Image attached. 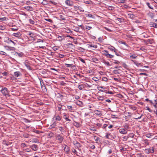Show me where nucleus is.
I'll use <instances>...</instances> for the list:
<instances>
[{"instance_id": "f257e3e1", "label": "nucleus", "mask_w": 157, "mask_h": 157, "mask_svg": "<svg viewBox=\"0 0 157 157\" xmlns=\"http://www.w3.org/2000/svg\"><path fill=\"white\" fill-rule=\"evenodd\" d=\"M56 139L58 140V142L60 143L63 142L64 139L63 137L60 134H58L56 136Z\"/></svg>"}, {"instance_id": "f03ea898", "label": "nucleus", "mask_w": 157, "mask_h": 157, "mask_svg": "<svg viewBox=\"0 0 157 157\" xmlns=\"http://www.w3.org/2000/svg\"><path fill=\"white\" fill-rule=\"evenodd\" d=\"M145 152L147 154L153 153L154 152V147H150L149 148L146 149H145Z\"/></svg>"}, {"instance_id": "7ed1b4c3", "label": "nucleus", "mask_w": 157, "mask_h": 157, "mask_svg": "<svg viewBox=\"0 0 157 157\" xmlns=\"http://www.w3.org/2000/svg\"><path fill=\"white\" fill-rule=\"evenodd\" d=\"M1 92L5 95L6 96L7 95H9V94H6L9 92L7 89L6 87L2 88L1 91Z\"/></svg>"}, {"instance_id": "20e7f679", "label": "nucleus", "mask_w": 157, "mask_h": 157, "mask_svg": "<svg viewBox=\"0 0 157 157\" xmlns=\"http://www.w3.org/2000/svg\"><path fill=\"white\" fill-rule=\"evenodd\" d=\"M30 146L31 148L34 151H37L38 148L37 145L35 144H33Z\"/></svg>"}, {"instance_id": "39448f33", "label": "nucleus", "mask_w": 157, "mask_h": 157, "mask_svg": "<svg viewBox=\"0 0 157 157\" xmlns=\"http://www.w3.org/2000/svg\"><path fill=\"white\" fill-rule=\"evenodd\" d=\"M74 8L76 10H80L81 12H83L84 11L83 8L79 6H75Z\"/></svg>"}, {"instance_id": "423d86ee", "label": "nucleus", "mask_w": 157, "mask_h": 157, "mask_svg": "<svg viewBox=\"0 0 157 157\" xmlns=\"http://www.w3.org/2000/svg\"><path fill=\"white\" fill-rule=\"evenodd\" d=\"M40 86L42 89H43V87H44V89L46 90V87L44 85V83L43 82V80L40 78Z\"/></svg>"}, {"instance_id": "0eeeda50", "label": "nucleus", "mask_w": 157, "mask_h": 157, "mask_svg": "<svg viewBox=\"0 0 157 157\" xmlns=\"http://www.w3.org/2000/svg\"><path fill=\"white\" fill-rule=\"evenodd\" d=\"M65 2L66 5L69 6H71L73 5V2L70 0H66V1H65Z\"/></svg>"}, {"instance_id": "6e6552de", "label": "nucleus", "mask_w": 157, "mask_h": 157, "mask_svg": "<svg viewBox=\"0 0 157 157\" xmlns=\"http://www.w3.org/2000/svg\"><path fill=\"white\" fill-rule=\"evenodd\" d=\"M64 115L63 116V118L66 120V121H71V120L68 118L69 117V115L68 114H67L66 113H64Z\"/></svg>"}, {"instance_id": "1a4fd4ad", "label": "nucleus", "mask_w": 157, "mask_h": 157, "mask_svg": "<svg viewBox=\"0 0 157 157\" xmlns=\"http://www.w3.org/2000/svg\"><path fill=\"white\" fill-rule=\"evenodd\" d=\"M154 40L153 39H148L146 40H144V42L147 44H148V43H149L151 44H152Z\"/></svg>"}, {"instance_id": "9d476101", "label": "nucleus", "mask_w": 157, "mask_h": 157, "mask_svg": "<svg viewBox=\"0 0 157 157\" xmlns=\"http://www.w3.org/2000/svg\"><path fill=\"white\" fill-rule=\"evenodd\" d=\"M2 144H3L6 146H9L12 144V143L9 141L4 140L3 141Z\"/></svg>"}, {"instance_id": "9b49d317", "label": "nucleus", "mask_w": 157, "mask_h": 157, "mask_svg": "<svg viewBox=\"0 0 157 157\" xmlns=\"http://www.w3.org/2000/svg\"><path fill=\"white\" fill-rule=\"evenodd\" d=\"M119 132L121 134H125L127 133V131L124 128H121L119 129Z\"/></svg>"}, {"instance_id": "f8f14e48", "label": "nucleus", "mask_w": 157, "mask_h": 157, "mask_svg": "<svg viewBox=\"0 0 157 157\" xmlns=\"http://www.w3.org/2000/svg\"><path fill=\"white\" fill-rule=\"evenodd\" d=\"M21 34L20 32H18L17 33H13V36L17 37H20L21 36Z\"/></svg>"}, {"instance_id": "ddd939ff", "label": "nucleus", "mask_w": 157, "mask_h": 157, "mask_svg": "<svg viewBox=\"0 0 157 157\" xmlns=\"http://www.w3.org/2000/svg\"><path fill=\"white\" fill-rule=\"evenodd\" d=\"M12 53L14 54V55H16V56L17 55V56H18L20 57H22L23 56V53H22L21 52L20 53H19L16 52H14Z\"/></svg>"}, {"instance_id": "4468645a", "label": "nucleus", "mask_w": 157, "mask_h": 157, "mask_svg": "<svg viewBox=\"0 0 157 157\" xmlns=\"http://www.w3.org/2000/svg\"><path fill=\"white\" fill-rule=\"evenodd\" d=\"M102 53L103 55H104L106 57L108 56V55L109 54L108 51L106 50H103L102 51Z\"/></svg>"}, {"instance_id": "2eb2a0df", "label": "nucleus", "mask_w": 157, "mask_h": 157, "mask_svg": "<svg viewBox=\"0 0 157 157\" xmlns=\"http://www.w3.org/2000/svg\"><path fill=\"white\" fill-rule=\"evenodd\" d=\"M150 27H154L155 28H157V24L153 23L152 22H151L150 24Z\"/></svg>"}, {"instance_id": "dca6fc26", "label": "nucleus", "mask_w": 157, "mask_h": 157, "mask_svg": "<svg viewBox=\"0 0 157 157\" xmlns=\"http://www.w3.org/2000/svg\"><path fill=\"white\" fill-rule=\"evenodd\" d=\"M65 147H64V150L66 152L68 153L70 151V149L66 145H64Z\"/></svg>"}, {"instance_id": "f3484780", "label": "nucleus", "mask_w": 157, "mask_h": 157, "mask_svg": "<svg viewBox=\"0 0 157 157\" xmlns=\"http://www.w3.org/2000/svg\"><path fill=\"white\" fill-rule=\"evenodd\" d=\"M21 74V73L19 71H16L14 73V75L16 77H18Z\"/></svg>"}, {"instance_id": "a211bd4d", "label": "nucleus", "mask_w": 157, "mask_h": 157, "mask_svg": "<svg viewBox=\"0 0 157 157\" xmlns=\"http://www.w3.org/2000/svg\"><path fill=\"white\" fill-rule=\"evenodd\" d=\"M95 140L96 141V142L98 143H101V141L100 140L99 138L97 136L94 137Z\"/></svg>"}, {"instance_id": "6ab92c4d", "label": "nucleus", "mask_w": 157, "mask_h": 157, "mask_svg": "<svg viewBox=\"0 0 157 157\" xmlns=\"http://www.w3.org/2000/svg\"><path fill=\"white\" fill-rule=\"evenodd\" d=\"M24 8L28 11L32 10L33 8L30 6H26L24 7Z\"/></svg>"}, {"instance_id": "aec40b11", "label": "nucleus", "mask_w": 157, "mask_h": 157, "mask_svg": "<svg viewBox=\"0 0 157 157\" xmlns=\"http://www.w3.org/2000/svg\"><path fill=\"white\" fill-rule=\"evenodd\" d=\"M108 49L110 50L112 52H115V51L117 50V49H116L115 47H114L113 46H111L110 47H108Z\"/></svg>"}, {"instance_id": "412c9836", "label": "nucleus", "mask_w": 157, "mask_h": 157, "mask_svg": "<svg viewBox=\"0 0 157 157\" xmlns=\"http://www.w3.org/2000/svg\"><path fill=\"white\" fill-rule=\"evenodd\" d=\"M87 44L89 47H93L95 48H97L98 47L96 45H93L92 44Z\"/></svg>"}, {"instance_id": "4be33fe9", "label": "nucleus", "mask_w": 157, "mask_h": 157, "mask_svg": "<svg viewBox=\"0 0 157 157\" xmlns=\"http://www.w3.org/2000/svg\"><path fill=\"white\" fill-rule=\"evenodd\" d=\"M6 47L8 48L7 49L8 50H15L16 48L14 47H10L8 46Z\"/></svg>"}, {"instance_id": "5701e85b", "label": "nucleus", "mask_w": 157, "mask_h": 157, "mask_svg": "<svg viewBox=\"0 0 157 157\" xmlns=\"http://www.w3.org/2000/svg\"><path fill=\"white\" fill-rule=\"evenodd\" d=\"M56 122H54L52 125L50 126V128L51 129H53V128H54L55 126H56Z\"/></svg>"}, {"instance_id": "b1692460", "label": "nucleus", "mask_w": 157, "mask_h": 157, "mask_svg": "<svg viewBox=\"0 0 157 157\" xmlns=\"http://www.w3.org/2000/svg\"><path fill=\"white\" fill-rule=\"evenodd\" d=\"M85 28L86 31H88L91 29H92V27L88 25H85Z\"/></svg>"}, {"instance_id": "393cba45", "label": "nucleus", "mask_w": 157, "mask_h": 157, "mask_svg": "<svg viewBox=\"0 0 157 157\" xmlns=\"http://www.w3.org/2000/svg\"><path fill=\"white\" fill-rule=\"evenodd\" d=\"M27 35L30 36L31 38H33L34 37V34L32 32H29L27 33Z\"/></svg>"}, {"instance_id": "a878e982", "label": "nucleus", "mask_w": 157, "mask_h": 157, "mask_svg": "<svg viewBox=\"0 0 157 157\" xmlns=\"http://www.w3.org/2000/svg\"><path fill=\"white\" fill-rule=\"evenodd\" d=\"M80 28L78 27H74L73 30L76 32H78L79 31Z\"/></svg>"}, {"instance_id": "bb28decb", "label": "nucleus", "mask_w": 157, "mask_h": 157, "mask_svg": "<svg viewBox=\"0 0 157 157\" xmlns=\"http://www.w3.org/2000/svg\"><path fill=\"white\" fill-rule=\"evenodd\" d=\"M25 66L27 67V68L31 70V67L29 65V64L27 62L25 63Z\"/></svg>"}, {"instance_id": "cd10ccee", "label": "nucleus", "mask_w": 157, "mask_h": 157, "mask_svg": "<svg viewBox=\"0 0 157 157\" xmlns=\"http://www.w3.org/2000/svg\"><path fill=\"white\" fill-rule=\"evenodd\" d=\"M56 120L58 121H60L61 120V118L58 115L56 116L55 117Z\"/></svg>"}, {"instance_id": "c85d7f7f", "label": "nucleus", "mask_w": 157, "mask_h": 157, "mask_svg": "<svg viewBox=\"0 0 157 157\" xmlns=\"http://www.w3.org/2000/svg\"><path fill=\"white\" fill-rule=\"evenodd\" d=\"M57 38L59 41H61L63 40L64 39V37L63 36H59L57 37Z\"/></svg>"}, {"instance_id": "c756f323", "label": "nucleus", "mask_w": 157, "mask_h": 157, "mask_svg": "<svg viewBox=\"0 0 157 157\" xmlns=\"http://www.w3.org/2000/svg\"><path fill=\"white\" fill-rule=\"evenodd\" d=\"M54 134L53 132H49L48 133V136L49 137L51 138L53 136Z\"/></svg>"}, {"instance_id": "7c9ffc66", "label": "nucleus", "mask_w": 157, "mask_h": 157, "mask_svg": "<svg viewBox=\"0 0 157 157\" xmlns=\"http://www.w3.org/2000/svg\"><path fill=\"white\" fill-rule=\"evenodd\" d=\"M103 87V86H100L98 88V90L103 92L104 91Z\"/></svg>"}, {"instance_id": "2f4dec72", "label": "nucleus", "mask_w": 157, "mask_h": 157, "mask_svg": "<svg viewBox=\"0 0 157 157\" xmlns=\"http://www.w3.org/2000/svg\"><path fill=\"white\" fill-rule=\"evenodd\" d=\"M59 17L60 18L61 20H65V18L64 17V15H59Z\"/></svg>"}, {"instance_id": "473e14b6", "label": "nucleus", "mask_w": 157, "mask_h": 157, "mask_svg": "<svg viewBox=\"0 0 157 157\" xmlns=\"http://www.w3.org/2000/svg\"><path fill=\"white\" fill-rule=\"evenodd\" d=\"M84 88L83 85L82 84L78 85V88L80 90H82Z\"/></svg>"}, {"instance_id": "72a5a7b5", "label": "nucleus", "mask_w": 157, "mask_h": 157, "mask_svg": "<svg viewBox=\"0 0 157 157\" xmlns=\"http://www.w3.org/2000/svg\"><path fill=\"white\" fill-rule=\"evenodd\" d=\"M104 97L103 96H99L98 97V100H101V101H103L104 99V98H103Z\"/></svg>"}, {"instance_id": "f704fd0d", "label": "nucleus", "mask_w": 157, "mask_h": 157, "mask_svg": "<svg viewBox=\"0 0 157 157\" xmlns=\"http://www.w3.org/2000/svg\"><path fill=\"white\" fill-rule=\"evenodd\" d=\"M122 138H123V141H126L128 139V136H123L122 137Z\"/></svg>"}, {"instance_id": "c9c22d12", "label": "nucleus", "mask_w": 157, "mask_h": 157, "mask_svg": "<svg viewBox=\"0 0 157 157\" xmlns=\"http://www.w3.org/2000/svg\"><path fill=\"white\" fill-rule=\"evenodd\" d=\"M67 108L69 109V110L70 112L73 111L72 108L71 106V105H68L67 106Z\"/></svg>"}, {"instance_id": "e433bc0d", "label": "nucleus", "mask_w": 157, "mask_h": 157, "mask_svg": "<svg viewBox=\"0 0 157 157\" xmlns=\"http://www.w3.org/2000/svg\"><path fill=\"white\" fill-rule=\"evenodd\" d=\"M8 40H7L8 41L7 42L8 43H10V42L12 43L14 45L16 43L13 41L12 40H10L9 38H8Z\"/></svg>"}, {"instance_id": "4c0bfd02", "label": "nucleus", "mask_w": 157, "mask_h": 157, "mask_svg": "<svg viewBox=\"0 0 157 157\" xmlns=\"http://www.w3.org/2000/svg\"><path fill=\"white\" fill-rule=\"evenodd\" d=\"M23 151L25 152H30L31 151V150L29 148H27L23 150Z\"/></svg>"}, {"instance_id": "58836bf2", "label": "nucleus", "mask_w": 157, "mask_h": 157, "mask_svg": "<svg viewBox=\"0 0 157 157\" xmlns=\"http://www.w3.org/2000/svg\"><path fill=\"white\" fill-rule=\"evenodd\" d=\"M150 103L152 104L154 106V107L155 108H157V105L155 104V103H154L152 101H150Z\"/></svg>"}, {"instance_id": "ea45409f", "label": "nucleus", "mask_w": 157, "mask_h": 157, "mask_svg": "<svg viewBox=\"0 0 157 157\" xmlns=\"http://www.w3.org/2000/svg\"><path fill=\"white\" fill-rule=\"evenodd\" d=\"M146 136L147 137L150 138L151 137V136H152L151 134V133H148L146 134Z\"/></svg>"}, {"instance_id": "a19ab883", "label": "nucleus", "mask_w": 157, "mask_h": 157, "mask_svg": "<svg viewBox=\"0 0 157 157\" xmlns=\"http://www.w3.org/2000/svg\"><path fill=\"white\" fill-rule=\"evenodd\" d=\"M29 21L30 24H32V25L34 24L35 23L34 21H33V20H32V19H30L29 20Z\"/></svg>"}, {"instance_id": "79ce46f5", "label": "nucleus", "mask_w": 157, "mask_h": 157, "mask_svg": "<svg viewBox=\"0 0 157 157\" xmlns=\"http://www.w3.org/2000/svg\"><path fill=\"white\" fill-rule=\"evenodd\" d=\"M75 144L78 147H80L81 146L80 144L77 141H76L75 143Z\"/></svg>"}, {"instance_id": "37998d69", "label": "nucleus", "mask_w": 157, "mask_h": 157, "mask_svg": "<svg viewBox=\"0 0 157 157\" xmlns=\"http://www.w3.org/2000/svg\"><path fill=\"white\" fill-rule=\"evenodd\" d=\"M130 58H132V59H135L137 57V56H136L135 54H134L130 56Z\"/></svg>"}, {"instance_id": "c03bdc74", "label": "nucleus", "mask_w": 157, "mask_h": 157, "mask_svg": "<svg viewBox=\"0 0 157 157\" xmlns=\"http://www.w3.org/2000/svg\"><path fill=\"white\" fill-rule=\"evenodd\" d=\"M26 144L25 143H21V147H27Z\"/></svg>"}, {"instance_id": "a18cd8bd", "label": "nucleus", "mask_w": 157, "mask_h": 157, "mask_svg": "<svg viewBox=\"0 0 157 157\" xmlns=\"http://www.w3.org/2000/svg\"><path fill=\"white\" fill-rule=\"evenodd\" d=\"M86 17H92V15L90 13H87L86 14Z\"/></svg>"}, {"instance_id": "49530a36", "label": "nucleus", "mask_w": 157, "mask_h": 157, "mask_svg": "<svg viewBox=\"0 0 157 157\" xmlns=\"http://www.w3.org/2000/svg\"><path fill=\"white\" fill-rule=\"evenodd\" d=\"M57 95H58L57 97L58 98H60L61 99H62L63 98V96L61 95L60 94L58 93Z\"/></svg>"}, {"instance_id": "de8ad7c7", "label": "nucleus", "mask_w": 157, "mask_h": 157, "mask_svg": "<svg viewBox=\"0 0 157 157\" xmlns=\"http://www.w3.org/2000/svg\"><path fill=\"white\" fill-rule=\"evenodd\" d=\"M0 54L6 56V53L4 52L0 51Z\"/></svg>"}, {"instance_id": "09e8293b", "label": "nucleus", "mask_w": 157, "mask_h": 157, "mask_svg": "<svg viewBox=\"0 0 157 157\" xmlns=\"http://www.w3.org/2000/svg\"><path fill=\"white\" fill-rule=\"evenodd\" d=\"M128 136V138L129 137L133 138L134 136V134L133 133H130Z\"/></svg>"}, {"instance_id": "8fccbe9b", "label": "nucleus", "mask_w": 157, "mask_h": 157, "mask_svg": "<svg viewBox=\"0 0 157 157\" xmlns=\"http://www.w3.org/2000/svg\"><path fill=\"white\" fill-rule=\"evenodd\" d=\"M71 150H72V152L73 153L76 154V155H77V152L75 149L72 148V149Z\"/></svg>"}, {"instance_id": "3c124183", "label": "nucleus", "mask_w": 157, "mask_h": 157, "mask_svg": "<svg viewBox=\"0 0 157 157\" xmlns=\"http://www.w3.org/2000/svg\"><path fill=\"white\" fill-rule=\"evenodd\" d=\"M119 70H114L113 71V72L115 74H119V72H118Z\"/></svg>"}, {"instance_id": "603ef678", "label": "nucleus", "mask_w": 157, "mask_h": 157, "mask_svg": "<svg viewBox=\"0 0 157 157\" xmlns=\"http://www.w3.org/2000/svg\"><path fill=\"white\" fill-rule=\"evenodd\" d=\"M147 4L149 8L151 9H153V7H152L150 5L149 3V2L147 3Z\"/></svg>"}, {"instance_id": "864d4df0", "label": "nucleus", "mask_w": 157, "mask_h": 157, "mask_svg": "<svg viewBox=\"0 0 157 157\" xmlns=\"http://www.w3.org/2000/svg\"><path fill=\"white\" fill-rule=\"evenodd\" d=\"M144 143L145 145H148L149 144V143L148 141L147 140H144Z\"/></svg>"}, {"instance_id": "5fc2aeb1", "label": "nucleus", "mask_w": 157, "mask_h": 157, "mask_svg": "<svg viewBox=\"0 0 157 157\" xmlns=\"http://www.w3.org/2000/svg\"><path fill=\"white\" fill-rule=\"evenodd\" d=\"M102 80L104 81L105 82H107L108 81V79L106 77H103L102 78Z\"/></svg>"}, {"instance_id": "6e6d98bb", "label": "nucleus", "mask_w": 157, "mask_h": 157, "mask_svg": "<svg viewBox=\"0 0 157 157\" xmlns=\"http://www.w3.org/2000/svg\"><path fill=\"white\" fill-rule=\"evenodd\" d=\"M44 41L43 40L40 39H38L37 40V41L36 42V43H39V42H43Z\"/></svg>"}, {"instance_id": "4d7b16f0", "label": "nucleus", "mask_w": 157, "mask_h": 157, "mask_svg": "<svg viewBox=\"0 0 157 157\" xmlns=\"http://www.w3.org/2000/svg\"><path fill=\"white\" fill-rule=\"evenodd\" d=\"M65 65L67 67H70L71 66H72L73 64H68L65 63Z\"/></svg>"}, {"instance_id": "13d9d810", "label": "nucleus", "mask_w": 157, "mask_h": 157, "mask_svg": "<svg viewBox=\"0 0 157 157\" xmlns=\"http://www.w3.org/2000/svg\"><path fill=\"white\" fill-rule=\"evenodd\" d=\"M45 20L51 23L52 22V20L50 19H45Z\"/></svg>"}, {"instance_id": "bf43d9fd", "label": "nucleus", "mask_w": 157, "mask_h": 157, "mask_svg": "<svg viewBox=\"0 0 157 157\" xmlns=\"http://www.w3.org/2000/svg\"><path fill=\"white\" fill-rule=\"evenodd\" d=\"M59 130L61 132H62L64 131L63 128L62 127H59Z\"/></svg>"}, {"instance_id": "052dcab7", "label": "nucleus", "mask_w": 157, "mask_h": 157, "mask_svg": "<svg viewBox=\"0 0 157 157\" xmlns=\"http://www.w3.org/2000/svg\"><path fill=\"white\" fill-rule=\"evenodd\" d=\"M89 146L92 149H94L95 148V146L93 144H91L90 145H89Z\"/></svg>"}, {"instance_id": "680f3d73", "label": "nucleus", "mask_w": 157, "mask_h": 157, "mask_svg": "<svg viewBox=\"0 0 157 157\" xmlns=\"http://www.w3.org/2000/svg\"><path fill=\"white\" fill-rule=\"evenodd\" d=\"M103 63H105V64L107 65V66H110V65L109 64V63L108 62H107V61H104L103 62Z\"/></svg>"}, {"instance_id": "e2e57ef3", "label": "nucleus", "mask_w": 157, "mask_h": 157, "mask_svg": "<svg viewBox=\"0 0 157 157\" xmlns=\"http://www.w3.org/2000/svg\"><path fill=\"white\" fill-rule=\"evenodd\" d=\"M110 133H107L106 134V135L105 136V137L106 139H109V136H110Z\"/></svg>"}, {"instance_id": "0e129e2a", "label": "nucleus", "mask_w": 157, "mask_h": 157, "mask_svg": "<svg viewBox=\"0 0 157 157\" xmlns=\"http://www.w3.org/2000/svg\"><path fill=\"white\" fill-rule=\"evenodd\" d=\"M6 19V17H0V20L1 21H5Z\"/></svg>"}, {"instance_id": "69168bd1", "label": "nucleus", "mask_w": 157, "mask_h": 157, "mask_svg": "<svg viewBox=\"0 0 157 157\" xmlns=\"http://www.w3.org/2000/svg\"><path fill=\"white\" fill-rule=\"evenodd\" d=\"M121 44H123L124 45H125L127 47L128 46V44H127L125 42H124L121 41Z\"/></svg>"}, {"instance_id": "338daca9", "label": "nucleus", "mask_w": 157, "mask_h": 157, "mask_svg": "<svg viewBox=\"0 0 157 157\" xmlns=\"http://www.w3.org/2000/svg\"><path fill=\"white\" fill-rule=\"evenodd\" d=\"M92 79L93 80H94L95 81H97L98 80V78L97 77H96L93 78H92Z\"/></svg>"}, {"instance_id": "774afa93", "label": "nucleus", "mask_w": 157, "mask_h": 157, "mask_svg": "<svg viewBox=\"0 0 157 157\" xmlns=\"http://www.w3.org/2000/svg\"><path fill=\"white\" fill-rule=\"evenodd\" d=\"M33 132L37 134H39L40 132V131H39L36 130H34Z\"/></svg>"}]
</instances>
